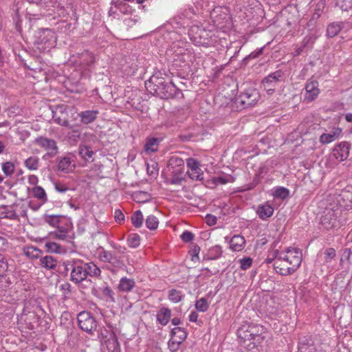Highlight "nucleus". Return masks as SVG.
I'll use <instances>...</instances> for the list:
<instances>
[{"instance_id":"4","label":"nucleus","mask_w":352,"mask_h":352,"mask_svg":"<svg viewBox=\"0 0 352 352\" xmlns=\"http://www.w3.org/2000/svg\"><path fill=\"white\" fill-rule=\"evenodd\" d=\"M188 35L192 42L196 45L209 47L217 43L215 34L206 30L202 25H192L188 30Z\"/></svg>"},{"instance_id":"7","label":"nucleus","mask_w":352,"mask_h":352,"mask_svg":"<svg viewBox=\"0 0 352 352\" xmlns=\"http://www.w3.org/2000/svg\"><path fill=\"white\" fill-rule=\"evenodd\" d=\"M280 259L285 261L291 267L294 272L299 267L302 262V253L298 248H287L284 252H278Z\"/></svg>"},{"instance_id":"48","label":"nucleus","mask_w":352,"mask_h":352,"mask_svg":"<svg viewBox=\"0 0 352 352\" xmlns=\"http://www.w3.org/2000/svg\"><path fill=\"white\" fill-rule=\"evenodd\" d=\"M131 221L133 225L135 228H140L143 223V215L141 211L138 210L134 212V214L131 217Z\"/></svg>"},{"instance_id":"53","label":"nucleus","mask_w":352,"mask_h":352,"mask_svg":"<svg viewBox=\"0 0 352 352\" xmlns=\"http://www.w3.org/2000/svg\"><path fill=\"white\" fill-rule=\"evenodd\" d=\"M45 247L47 250L52 253H60V246L55 242H47L45 244Z\"/></svg>"},{"instance_id":"29","label":"nucleus","mask_w":352,"mask_h":352,"mask_svg":"<svg viewBox=\"0 0 352 352\" xmlns=\"http://www.w3.org/2000/svg\"><path fill=\"white\" fill-rule=\"evenodd\" d=\"M341 132V129L338 128L329 133H322L320 136V142L322 144H329L338 139Z\"/></svg>"},{"instance_id":"59","label":"nucleus","mask_w":352,"mask_h":352,"mask_svg":"<svg viewBox=\"0 0 352 352\" xmlns=\"http://www.w3.org/2000/svg\"><path fill=\"white\" fill-rule=\"evenodd\" d=\"M54 188L57 192L60 193H64L69 190L66 184L60 182L54 183Z\"/></svg>"},{"instance_id":"35","label":"nucleus","mask_w":352,"mask_h":352,"mask_svg":"<svg viewBox=\"0 0 352 352\" xmlns=\"http://www.w3.org/2000/svg\"><path fill=\"white\" fill-rule=\"evenodd\" d=\"M111 4L114 5L120 12L124 14H129L133 12L132 8L122 0H112Z\"/></svg>"},{"instance_id":"25","label":"nucleus","mask_w":352,"mask_h":352,"mask_svg":"<svg viewBox=\"0 0 352 352\" xmlns=\"http://www.w3.org/2000/svg\"><path fill=\"white\" fill-rule=\"evenodd\" d=\"M171 316V310L163 307L157 311L156 314V320L161 325L165 326L169 322Z\"/></svg>"},{"instance_id":"41","label":"nucleus","mask_w":352,"mask_h":352,"mask_svg":"<svg viewBox=\"0 0 352 352\" xmlns=\"http://www.w3.org/2000/svg\"><path fill=\"white\" fill-rule=\"evenodd\" d=\"M0 218L14 220L12 205L0 206Z\"/></svg>"},{"instance_id":"5","label":"nucleus","mask_w":352,"mask_h":352,"mask_svg":"<svg viewBox=\"0 0 352 352\" xmlns=\"http://www.w3.org/2000/svg\"><path fill=\"white\" fill-rule=\"evenodd\" d=\"M56 34L50 29H42L37 32L35 43L42 51L49 50L56 44Z\"/></svg>"},{"instance_id":"40","label":"nucleus","mask_w":352,"mask_h":352,"mask_svg":"<svg viewBox=\"0 0 352 352\" xmlns=\"http://www.w3.org/2000/svg\"><path fill=\"white\" fill-rule=\"evenodd\" d=\"M171 337L177 339L179 342H183L187 337V333L184 329L182 327H175L171 329Z\"/></svg>"},{"instance_id":"13","label":"nucleus","mask_w":352,"mask_h":352,"mask_svg":"<svg viewBox=\"0 0 352 352\" xmlns=\"http://www.w3.org/2000/svg\"><path fill=\"white\" fill-rule=\"evenodd\" d=\"M52 118L55 123L63 126H69L68 113L67 107L64 105H56L52 110Z\"/></svg>"},{"instance_id":"9","label":"nucleus","mask_w":352,"mask_h":352,"mask_svg":"<svg viewBox=\"0 0 352 352\" xmlns=\"http://www.w3.org/2000/svg\"><path fill=\"white\" fill-rule=\"evenodd\" d=\"M34 142L47 151L43 156L44 160H48L54 157L58 152L57 144L56 141L52 139L41 136L37 138Z\"/></svg>"},{"instance_id":"36","label":"nucleus","mask_w":352,"mask_h":352,"mask_svg":"<svg viewBox=\"0 0 352 352\" xmlns=\"http://www.w3.org/2000/svg\"><path fill=\"white\" fill-rule=\"evenodd\" d=\"M41 265L47 270H54L57 265V261L52 256H45L40 259Z\"/></svg>"},{"instance_id":"49","label":"nucleus","mask_w":352,"mask_h":352,"mask_svg":"<svg viewBox=\"0 0 352 352\" xmlns=\"http://www.w3.org/2000/svg\"><path fill=\"white\" fill-rule=\"evenodd\" d=\"M209 303L206 298H201L199 300H197L195 303V308L197 310L201 312H205L208 309Z\"/></svg>"},{"instance_id":"27","label":"nucleus","mask_w":352,"mask_h":352,"mask_svg":"<svg viewBox=\"0 0 352 352\" xmlns=\"http://www.w3.org/2000/svg\"><path fill=\"white\" fill-rule=\"evenodd\" d=\"M230 248L234 252H240L245 248V240L241 235L233 236L230 241Z\"/></svg>"},{"instance_id":"21","label":"nucleus","mask_w":352,"mask_h":352,"mask_svg":"<svg viewBox=\"0 0 352 352\" xmlns=\"http://www.w3.org/2000/svg\"><path fill=\"white\" fill-rule=\"evenodd\" d=\"M170 166H177L179 168L176 170H174L173 173L175 175L176 174H182L184 173V162L182 158H179L178 157H173L170 160L169 162ZM182 178L179 177V176L174 175V177L170 179V184H179Z\"/></svg>"},{"instance_id":"45","label":"nucleus","mask_w":352,"mask_h":352,"mask_svg":"<svg viewBox=\"0 0 352 352\" xmlns=\"http://www.w3.org/2000/svg\"><path fill=\"white\" fill-rule=\"evenodd\" d=\"M24 254L30 258H37L41 254V251L33 246H28L23 249Z\"/></svg>"},{"instance_id":"60","label":"nucleus","mask_w":352,"mask_h":352,"mask_svg":"<svg viewBox=\"0 0 352 352\" xmlns=\"http://www.w3.org/2000/svg\"><path fill=\"white\" fill-rule=\"evenodd\" d=\"M316 40V37L314 35L307 36L302 41V47H305L309 45H313Z\"/></svg>"},{"instance_id":"42","label":"nucleus","mask_w":352,"mask_h":352,"mask_svg":"<svg viewBox=\"0 0 352 352\" xmlns=\"http://www.w3.org/2000/svg\"><path fill=\"white\" fill-rule=\"evenodd\" d=\"M25 167L30 170H36L39 167V159L37 156H31L25 160Z\"/></svg>"},{"instance_id":"16","label":"nucleus","mask_w":352,"mask_h":352,"mask_svg":"<svg viewBox=\"0 0 352 352\" xmlns=\"http://www.w3.org/2000/svg\"><path fill=\"white\" fill-rule=\"evenodd\" d=\"M283 76V73L280 70L270 74L262 80L263 86L265 89H267V91H273V87L280 80Z\"/></svg>"},{"instance_id":"14","label":"nucleus","mask_w":352,"mask_h":352,"mask_svg":"<svg viewBox=\"0 0 352 352\" xmlns=\"http://www.w3.org/2000/svg\"><path fill=\"white\" fill-rule=\"evenodd\" d=\"M186 164L188 168L187 173L192 179L199 181L203 179L204 173L200 168V164L197 160L194 158H188L186 160Z\"/></svg>"},{"instance_id":"32","label":"nucleus","mask_w":352,"mask_h":352,"mask_svg":"<svg viewBox=\"0 0 352 352\" xmlns=\"http://www.w3.org/2000/svg\"><path fill=\"white\" fill-rule=\"evenodd\" d=\"M65 217L63 215L45 214L43 217V220L51 227L56 228L62 221V219Z\"/></svg>"},{"instance_id":"3","label":"nucleus","mask_w":352,"mask_h":352,"mask_svg":"<svg viewBox=\"0 0 352 352\" xmlns=\"http://www.w3.org/2000/svg\"><path fill=\"white\" fill-rule=\"evenodd\" d=\"M111 246L116 252L100 247L98 250V258L101 262L108 263L113 269H122L125 266L123 255L125 254L126 248L116 243L112 244Z\"/></svg>"},{"instance_id":"24","label":"nucleus","mask_w":352,"mask_h":352,"mask_svg":"<svg viewBox=\"0 0 352 352\" xmlns=\"http://www.w3.org/2000/svg\"><path fill=\"white\" fill-rule=\"evenodd\" d=\"M98 114V110H86L79 113L78 116L81 123L88 124L95 121Z\"/></svg>"},{"instance_id":"38","label":"nucleus","mask_w":352,"mask_h":352,"mask_svg":"<svg viewBox=\"0 0 352 352\" xmlns=\"http://www.w3.org/2000/svg\"><path fill=\"white\" fill-rule=\"evenodd\" d=\"M223 254L222 248L221 245H216L211 247L208 252V260H216L219 258Z\"/></svg>"},{"instance_id":"8","label":"nucleus","mask_w":352,"mask_h":352,"mask_svg":"<svg viewBox=\"0 0 352 352\" xmlns=\"http://www.w3.org/2000/svg\"><path fill=\"white\" fill-rule=\"evenodd\" d=\"M77 320L79 327L84 331L93 335L96 330L98 323L94 316L89 311H81L78 314Z\"/></svg>"},{"instance_id":"12","label":"nucleus","mask_w":352,"mask_h":352,"mask_svg":"<svg viewBox=\"0 0 352 352\" xmlns=\"http://www.w3.org/2000/svg\"><path fill=\"white\" fill-rule=\"evenodd\" d=\"M260 95L255 89H248L241 93L239 97V102L245 107L254 105L258 100Z\"/></svg>"},{"instance_id":"28","label":"nucleus","mask_w":352,"mask_h":352,"mask_svg":"<svg viewBox=\"0 0 352 352\" xmlns=\"http://www.w3.org/2000/svg\"><path fill=\"white\" fill-rule=\"evenodd\" d=\"M94 154L92 148L87 145L81 144L78 147V155L85 162H92Z\"/></svg>"},{"instance_id":"56","label":"nucleus","mask_w":352,"mask_h":352,"mask_svg":"<svg viewBox=\"0 0 352 352\" xmlns=\"http://www.w3.org/2000/svg\"><path fill=\"white\" fill-rule=\"evenodd\" d=\"M182 342H179L178 340L172 338L168 342V349L172 352H176L179 349V345Z\"/></svg>"},{"instance_id":"57","label":"nucleus","mask_w":352,"mask_h":352,"mask_svg":"<svg viewBox=\"0 0 352 352\" xmlns=\"http://www.w3.org/2000/svg\"><path fill=\"white\" fill-rule=\"evenodd\" d=\"M182 240L185 243H188L192 241L194 239V234L192 232L185 230L180 236Z\"/></svg>"},{"instance_id":"30","label":"nucleus","mask_w":352,"mask_h":352,"mask_svg":"<svg viewBox=\"0 0 352 352\" xmlns=\"http://www.w3.org/2000/svg\"><path fill=\"white\" fill-rule=\"evenodd\" d=\"M135 282L133 278L122 277L120 278L118 284V289L123 292H130L134 288Z\"/></svg>"},{"instance_id":"50","label":"nucleus","mask_w":352,"mask_h":352,"mask_svg":"<svg viewBox=\"0 0 352 352\" xmlns=\"http://www.w3.org/2000/svg\"><path fill=\"white\" fill-rule=\"evenodd\" d=\"M289 190L284 187H278L275 189L274 196L276 198L285 199L289 197Z\"/></svg>"},{"instance_id":"10","label":"nucleus","mask_w":352,"mask_h":352,"mask_svg":"<svg viewBox=\"0 0 352 352\" xmlns=\"http://www.w3.org/2000/svg\"><path fill=\"white\" fill-rule=\"evenodd\" d=\"M55 228L56 230L51 233L55 238L62 241L72 239L73 226L69 219L66 217L62 219V221Z\"/></svg>"},{"instance_id":"44","label":"nucleus","mask_w":352,"mask_h":352,"mask_svg":"<svg viewBox=\"0 0 352 352\" xmlns=\"http://www.w3.org/2000/svg\"><path fill=\"white\" fill-rule=\"evenodd\" d=\"M342 30V26L339 23H332L327 28V35L330 38L336 36Z\"/></svg>"},{"instance_id":"37","label":"nucleus","mask_w":352,"mask_h":352,"mask_svg":"<svg viewBox=\"0 0 352 352\" xmlns=\"http://www.w3.org/2000/svg\"><path fill=\"white\" fill-rule=\"evenodd\" d=\"M87 276L100 277L101 275V270L94 263L90 262L85 263Z\"/></svg>"},{"instance_id":"15","label":"nucleus","mask_w":352,"mask_h":352,"mask_svg":"<svg viewBox=\"0 0 352 352\" xmlns=\"http://www.w3.org/2000/svg\"><path fill=\"white\" fill-rule=\"evenodd\" d=\"M337 216L331 208H326L320 218V224L327 230L331 229L337 226Z\"/></svg>"},{"instance_id":"63","label":"nucleus","mask_w":352,"mask_h":352,"mask_svg":"<svg viewBox=\"0 0 352 352\" xmlns=\"http://www.w3.org/2000/svg\"><path fill=\"white\" fill-rule=\"evenodd\" d=\"M103 294H104V295H105L106 296L109 298L111 301H112V302L115 301L114 296H113L114 292L109 287H105L104 288Z\"/></svg>"},{"instance_id":"22","label":"nucleus","mask_w":352,"mask_h":352,"mask_svg":"<svg viewBox=\"0 0 352 352\" xmlns=\"http://www.w3.org/2000/svg\"><path fill=\"white\" fill-rule=\"evenodd\" d=\"M274 210L273 206L269 202H266L258 206L256 214L260 219L266 220L273 214Z\"/></svg>"},{"instance_id":"54","label":"nucleus","mask_w":352,"mask_h":352,"mask_svg":"<svg viewBox=\"0 0 352 352\" xmlns=\"http://www.w3.org/2000/svg\"><path fill=\"white\" fill-rule=\"evenodd\" d=\"M240 267L243 270L249 269L252 265V259L250 257H244L239 260Z\"/></svg>"},{"instance_id":"62","label":"nucleus","mask_w":352,"mask_h":352,"mask_svg":"<svg viewBox=\"0 0 352 352\" xmlns=\"http://www.w3.org/2000/svg\"><path fill=\"white\" fill-rule=\"evenodd\" d=\"M263 49L264 47H261L259 49L256 50L255 51L252 52L250 54H249L248 56H246L245 58V60L257 58L258 56L263 54Z\"/></svg>"},{"instance_id":"51","label":"nucleus","mask_w":352,"mask_h":352,"mask_svg":"<svg viewBox=\"0 0 352 352\" xmlns=\"http://www.w3.org/2000/svg\"><path fill=\"white\" fill-rule=\"evenodd\" d=\"M159 221L154 215H149L146 219V226L149 230H155L158 227Z\"/></svg>"},{"instance_id":"55","label":"nucleus","mask_w":352,"mask_h":352,"mask_svg":"<svg viewBox=\"0 0 352 352\" xmlns=\"http://www.w3.org/2000/svg\"><path fill=\"white\" fill-rule=\"evenodd\" d=\"M214 182L216 184H226L229 182H234V177H231L230 175H227L224 177H217L214 178Z\"/></svg>"},{"instance_id":"47","label":"nucleus","mask_w":352,"mask_h":352,"mask_svg":"<svg viewBox=\"0 0 352 352\" xmlns=\"http://www.w3.org/2000/svg\"><path fill=\"white\" fill-rule=\"evenodd\" d=\"M2 170L4 177H10L14 172V165L11 162H6L2 164Z\"/></svg>"},{"instance_id":"33","label":"nucleus","mask_w":352,"mask_h":352,"mask_svg":"<svg viewBox=\"0 0 352 352\" xmlns=\"http://www.w3.org/2000/svg\"><path fill=\"white\" fill-rule=\"evenodd\" d=\"M32 193L33 197L40 201L41 204H45L47 201V194L42 187L36 186L32 188Z\"/></svg>"},{"instance_id":"64","label":"nucleus","mask_w":352,"mask_h":352,"mask_svg":"<svg viewBox=\"0 0 352 352\" xmlns=\"http://www.w3.org/2000/svg\"><path fill=\"white\" fill-rule=\"evenodd\" d=\"M200 251V248L198 245H194V247L191 250L192 252V261H195L196 259H199V253Z\"/></svg>"},{"instance_id":"2","label":"nucleus","mask_w":352,"mask_h":352,"mask_svg":"<svg viewBox=\"0 0 352 352\" xmlns=\"http://www.w3.org/2000/svg\"><path fill=\"white\" fill-rule=\"evenodd\" d=\"M145 85L147 89L151 91L153 90V94L161 98L168 99L182 96V91L173 82H166L164 78L157 76H151L145 82Z\"/></svg>"},{"instance_id":"6","label":"nucleus","mask_w":352,"mask_h":352,"mask_svg":"<svg viewBox=\"0 0 352 352\" xmlns=\"http://www.w3.org/2000/svg\"><path fill=\"white\" fill-rule=\"evenodd\" d=\"M66 270H71V280L76 284L82 282L87 277L85 263L81 260L68 261Z\"/></svg>"},{"instance_id":"23","label":"nucleus","mask_w":352,"mask_h":352,"mask_svg":"<svg viewBox=\"0 0 352 352\" xmlns=\"http://www.w3.org/2000/svg\"><path fill=\"white\" fill-rule=\"evenodd\" d=\"M210 16L217 26L221 25L223 21L228 18V14L223 11V8L220 6L212 9L210 12Z\"/></svg>"},{"instance_id":"1","label":"nucleus","mask_w":352,"mask_h":352,"mask_svg":"<svg viewBox=\"0 0 352 352\" xmlns=\"http://www.w3.org/2000/svg\"><path fill=\"white\" fill-rule=\"evenodd\" d=\"M265 333V328L258 324H245L237 331L241 345L249 352H258Z\"/></svg>"},{"instance_id":"46","label":"nucleus","mask_w":352,"mask_h":352,"mask_svg":"<svg viewBox=\"0 0 352 352\" xmlns=\"http://www.w3.org/2000/svg\"><path fill=\"white\" fill-rule=\"evenodd\" d=\"M182 297L183 295L181 291L177 290L175 289H172L168 292V298L171 302L174 303H177L180 302L182 299Z\"/></svg>"},{"instance_id":"39","label":"nucleus","mask_w":352,"mask_h":352,"mask_svg":"<svg viewBox=\"0 0 352 352\" xmlns=\"http://www.w3.org/2000/svg\"><path fill=\"white\" fill-rule=\"evenodd\" d=\"M80 63L84 65H91L94 63L95 61V57L94 55L89 52V51H84L80 54Z\"/></svg>"},{"instance_id":"26","label":"nucleus","mask_w":352,"mask_h":352,"mask_svg":"<svg viewBox=\"0 0 352 352\" xmlns=\"http://www.w3.org/2000/svg\"><path fill=\"white\" fill-rule=\"evenodd\" d=\"M14 220L18 219L20 217H26L28 206L23 201H20L12 204Z\"/></svg>"},{"instance_id":"11","label":"nucleus","mask_w":352,"mask_h":352,"mask_svg":"<svg viewBox=\"0 0 352 352\" xmlns=\"http://www.w3.org/2000/svg\"><path fill=\"white\" fill-rule=\"evenodd\" d=\"M334 199L340 208L352 209V186H348L339 193H336Z\"/></svg>"},{"instance_id":"58","label":"nucleus","mask_w":352,"mask_h":352,"mask_svg":"<svg viewBox=\"0 0 352 352\" xmlns=\"http://www.w3.org/2000/svg\"><path fill=\"white\" fill-rule=\"evenodd\" d=\"M71 285L65 282L60 286V290L62 292L63 295L67 298V296L71 293Z\"/></svg>"},{"instance_id":"34","label":"nucleus","mask_w":352,"mask_h":352,"mask_svg":"<svg viewBox=\"0 0 352 352\" xmlns=\"http://www.w3.org/2000/svg\"><path fill=\"white\" fill-rule=\"evenodd\" d=\"M320 256H322L324 263H331L336 256V250L333 248H327L320 252Z\"/></svg>"},{"instance_id":"19","label":"nucleus","mask_w":352,"mask_h":352,"mask_svg":"<svg viewBox=\"0 0 352 352\" xmlns=\"http://www.w3.org/2000/svg\"><path fill=\"white\" fill-rule=\"evenodd\" d=\"M349 154V147L346 143L342 142L336 145L332 151L331 156L338 162L345 160Z\"/></svg>"},{"instance_id":"18","label":"nucleus","mask_w":352,"mask_h":352,"mask_svg":"<svg viewBox=\"0 0 352 352\" xmlns=\"http://www.w3.org/2000/svg\"><path fill=\"white\" fill-rule=\"evenodd\" d=\"M305 100L307 102H312L320 94L318 89V82L316 80H311L307 82L305 85Z\"/></svg>"},{"instance_id":"43","label":"nucleus","mask_w":352,"mask_h":352,"mask_svg":"<svg viewBox=\"0 0 352 352\" xmlns=\"http://www.w3.org/2000/svg\"><path fill=\"white\" fill-rule=\"evenodd\" d=\"M126 243L129 247L131 248H136L140 245V236L138 234L131 233L126 239Z\"/></svg>"},{"instance_id":"17","label":"nucleus","mask_w":352,"mask_h":352,"mask_svg":"<svg viewBox=\"0 0 352 352\" xmlns=\"http://www.w3.org/2000/svg\"><path fill=\"white\" fill-rule=\"evenodd\" d=\"M273 266L276 273L280 275L287 276L294 272L292 271L291 267L288 266L285 261L280 259L278 251L275 252Z\"/></svg>"},{"instance_id":"20","label":"nucleus","mask_w":352,"mask_h":352,"mask_svg":"<svg viewBox=\"0 0 352 352\" xmlns=\"http://www.w3.org/2000/svg\"><path fill=\"white\" fill-rule=\"evenodd\" d=\"M57 163L58 170L65 173L72 172L76 167L74 161L69 156H64L58 158L57 160Z\"/></svg>"},{"instance_id":"52","label":"nucleus","mask_w":352,"mask_h":352,"mask_svg":"<svg viewBox=\"0 0 352 352\" xmlns=\"http://www.w3.org/2000/svg\"><path fill=\"white\" fill-rule=\"evenodd\" d=\"M157 140L153 138L149 140L145 145V151L146 153H154L157 150Z\"/></svg>"},{"instance_id":"31","label":"nucleus","mask_w":352,"mask_h":352,"mask_svg":"<svg viewBox=\"0 0 352 352\" xmlns=\"http://www.w3.org/2000/svg\"><path fill=\"white\" fill-rule=\"evenodd\" d=\"M307 342L300 341L298 346V352H324L320 347H317L311 340H306Z\"/></svg>"},{"instance_id":"61","label":"nucleus","mask_w":352,"mask_h":352,"mask_svg":"<svg viewBox=\"0 0 352 352\" xmlns=\"http://www.w3.org/2000/svg\"><path fill=\"white\" fill-rule=\"evenodd\" d=\"M114 219L116 222L121 224L124 221V215L119 209H116L114 212Z\"/></svg>"}]
</instances>
